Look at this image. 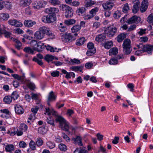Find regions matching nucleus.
I'll list each match as a JSON object with an SVG mask.
<instances>
[{"label": "nucleus", "mask_w": 153, "mask_h": 153, "mask_svg": "<svg viewBox=\"0 0 153 153\" xmlns=\"http://www.w3.org/2000/svg\"><path fill=\"white\" fill-rule=\"evenodd\" d=\"M85 148H84V149H80L77 148L74 151V153H85L86 151L85 149Z\"/></svg>", "instance_id": "nucleus-51"}, {"label": "nucleus", "mask_w": 153, "mask_h": 153, "mask_svg": "<svg viewBox=\"0 0 153 153\" xmlns=\"http://www.w3.org/2000/svg\"><path fill=\"white\" fill-rule=\"evenodd\" d=\"M81 29V27L79 25H75L71 28L72 33H76L79 31Z\"/></svg>", "instance_id": "nucleus-32"}, {"label": "nucleus", "mask_w": 153, "mask_h": 153, "mask_svg": "<svg viewBox=\"0 0 153 153\" xmlns=\"http://www.w3.org/2000/svg\"><path fill=\"white\" fill-rule=\"evenodd\" d=\"M11 76L15 79H16L19 81H20L22 82H23L24 79V76H20L17 74H11Z\"/></svg>", "instance_id": "nucleus-31"}, {"label": "nucleus", "mask_w": 153, "mask_h": 153, "mask_svg": "<svg viewBox=\"0 0 153 153\" xmlns=\"http://www.w3.org/2000/svg\"><path fill=\"white\" fill-rule=\"evenodd\" d=\"M9 17V15L7 13H3L0 15V19L1 20L6 21Z\"/></svg>", "instance_id": "nucleus-29"}, {"label": "nucleus", "mask_w": 153, "mask_h": 153, "mask_svg": "<svg viewBox=\"0 0 153 153\" xmlns=\"http://www.w3.org/2000/svg\"><path fill=\"white\" fill-rule=\"evenodd\" d=\"M30 44L34 50L38 51H42L45 47L44 43H42L41 41L38 42L34 40H32Z\"/></svg>", "instance_id": "nucleus-4"}, {"label": "nucleus", "mask_w": 153, "mask_h": 153, "mask_svg": "<svg viewBox=\"0 0 153 153\" xmlns=\"http://www.w3.org/2000/svg\"><path fill=\"white\" fill-rule=\"evenodd\" d=\"M121 16V13L119 11H116L114 14L113 17L115 19H118Z\"/></svg>", "instance_id": "nucleus-61"}, {"label": "nucleus", "mask_w": 153, "mask_h": 153, "mask_svg": "<svg viewBox=\"0 0 153 153\" xmlns=\"http://www.w3.org/2000/svg\"><path fill=\"white\" fill-rule=\"evenodd\" d=\"M48 28L45 26H42L40 27L38 30L36 31L34 35V38L38 40L42 39L45 36L46 32L48 31Z\"/></svg>", "instance_id": "nucleus-2"}, {"label": "nucleus", "mask_w": 153, "mask_h": 153, "mask_svg": "<svg viewBox=\"0 0 153 153\" xmlns=\"http://www.w3.org/2000/svg\"><path fill=\"white\" fill-rule=\"evenodd\" d=\"M131 41L129 39H126L123 42V51L126 54H129L131 51Z\"/></svg>", "instance_id": "nucleus-5"}, {"label": "nucleus", "mask_w": 153, "mask_h": 153, "mask_svg": "<svg viewBox=\"0 0 153 153\" xmlns=\"http://www.w3.org/2000/svg\"><path fill=\"white\" fill-rule=\"evenodd\" d=\"M62 39L64 42L68 43L75 40L76 38L71 33H66L62 35Z\"/></svg>", "instance_id": "nucleus-7"}, {"label": "nucleus", "mask_w": 153, "mask_h": 153, "mask_svg": "<svg viewBox=\"0 0 153 153\" xmlns=\"http://www.w3.org/2000/svg\"><path fill=\"white\" fill-rule=\"evenodd\" d=\"M117 27L116 25L112 24L108 27L105 30V33L109 37L114 36L117 33Z\"/></svg>", "instance_id": "nucleus-3"}, {"label": "nucleus", "mask_w": 153, "mask_h": 153, "mask_svg": "<svg viewBox=\"0 0 153 153\" xmlns=\"http://www.w3.org/2000/svg\"><path fill=\"white\" fill-rule=\"evenodd\" d=\"M90 76L89 75H87V80L89 79L90 81L93 83H96L97 82V79L95 76H93L91 77L90 78Z\"/></svg>", "instance_id": "nucleus-47"}, {"label": "nucleus", "mask_w": 153, "mask_h": 153, "mask_svg": "<svg viewBox=\"0 0 153 153\" xmlns=\"http://www.w3.org/2000/svg\"><path fill=\"white\" fill-rule=\"evenodd\" d=\"M15 111L16 113L18 114H22L24 112L23 108L19 105L16 104L15 105Z\"/></svg>", "instance_id": "nucleus-20"}, {"label": "nucleus", "mask_w": 153, "mask_h": 153, "mask_svg": "<svg viewBox=\"0 0 153 153\" xmlns=\"http://www.w3.org/2000/svg\"><path fill=\"white\" fill-rule=\"evenodd\" d=\"M33 61L37 62V63L40 66H42L43 64V62L41 60H39L36 57H34L33 59Z\"/></svg>", "instance_id": "nucleus-54"}, {"label": "nucleus", "mask_w": 153, "mask_h": 153, "mask_svg": "<svg viewBox=\"0 0 153 153\" xmlns=\"http://www.w3.org/2000/svg\"><path fill=\"white\" fill-rule=\"evenodd\" d=\"M61 7L62 10L65 11V16L66 18H68L73 16V11L71 7L64 4H62Z\"/></svg>", "instance_id": "nucleus-6"}, {"label": "nucleus", "mask_w": 153, "mask_h": 153, "mask_svg": "<svg viewBox=\"0 0 153 153\" xmlns=\"http://www.w3.org/2000/svg\"><path fill=\"white\" fill-rule=\"evenodd\" d=\"M59 29L61 32H64L66 31L67 28L66 26L63 25L62 23H60L59 26Z\"/></svg>", "instance_id": "nucleus-41"}, {"label": "nucleus", "mask_w": 153, "mask_h": 153, "mask_svg": "<svg viewBox=\"0 0 153 153\" xmlns=\"http://www.w3.org/2000/svg\"><path fill=\"white\" fill-rule=\"evenodd\" d=\"M47 122L48 123L54 126L55 125L54 123V120L53 118L51 117H50L48 118L47 119Z\"/></svg>", "instance_id": "nucleus-55"}, {"label": "nucleus", "mask_w": 153, "mask_h": 153, "mask_svg": "<svg viewBox=\"0 0 153 153\" xmlns=\"http://www.w3.org/2000/svg\"><path fill=\"white\" fill-rule=\"evenodd\" d=\"M25 82L28 87L30 89L33 90L35 88V85L34 83L30 82L29 79H26Z\"/></svg>", "instance_id": "nucleus-23"}, {"label": "nucleus", "mask_w": 153, "mask_h": 153, "mask_svg": "<svg viewBox=\"0 0 153 153\" xmlns=\"http://www.w3.org/2000/svg\"><path fill=\"white\" fill-rule=\"evenodd\" d=\"M27 126L25 124H22L20 126V129L21 130H22L23 131H26L27 129Z\"/></svg>", "instance_id": "nucleus-49"}, {"label": "nucleus", "mask_w": 153, "mask_h": 153, "mask_svg": "<svg viewBox=\"0 0 153 153\" xmlns=\"http://www.w3.org/2000/svg\"><path fill=\"white\" fill-rule=\"evenodd\" d=\"M59 72L58 71H53L51 73V74L53 77H57L59 75Z\"/></svg>", "instance_id": "nucleus-57"}, {"label": "nucleus", "mask_w": 153, "mask_h": 153, "mask_svg": "<svg viewBox=\"0 0 153 153\" xmlns=\"http://www.w3.org/2000/svg\"><path fill=\"white\" fill-rule=\"evenodd\" d=\"M3 100L6 104H10L11 102L12 99L10 96H7L4 98Z\"/></svg>", "instance_id": "nucleus-37"}, {"label": "nucleus", "mask_w": 153, "mask_h": 153, "mask_svg": "<svg viewBox=\"0 0 153 153\" xmlns=\"http://www.w3.org/2000/svg\"><path fill=\"white\" fill-rule=\"evenodd\" d=\"M72 140L74 144H78L79 146H82V139L79 136H76L75 137L73 138Z\"/></svg>", "instance_id": "nucleus-17"}, {"label": "nucleus", "mask_w": 153, "mask_h": 153, "mask_svg": "<svg viewBox=\"0 0 153 153\" xmlns=\"http://www.w3.org/2000/svg\"><path fill=\"white\" fill-rule=\"evenodd\" d=\"M130 8L128 3L125 4L123 8V11L125 13H127L129 10Z\"/></svg>", "instance_id": "nucleus-44"}, {"label": "nucleus", "mask_w": 153, "mask_h": 153, "mask_svg": "<svg viewBox=\"0 0 153 153\" xmlns=\"http://www.w3.org/2000/svg\"><path fill=\"white\" fill-rule=\"evenodd\" d=\"M113 45V43L112 41H108L105 43L104 45V47L105 49H109Z\"/></svg>", "instance_id": "nucleus-42"}, {"label": "nucleus", "mask_w": 153, "mask_h": 153, "mask_svg": "<svg viewBox=\"0 0 153 153\" xmlns=\"http://www.w3.org/2000/svg\"><path fill=\"white\" fill-rule=\"evenodd\" d=\"M85 41V38L82 37L77 39L76 41V44L78 46H80L83 45Z\"/></svg>", "instance_id": "nucleus-30"}, {"label": "nucleus", "mask_w": 153, "mask_h": 153, "mask_svg": "<svg viewBox=\"0 0 153 153\" xmlns=\"http://www.w3.org/2000/svg\"><path fill=\"white\" fill-rule=\"evenodd\" d=\"M31 3V0H20L19 5L21 7H24L29 6Z\"/></svg>", "instance_id": "nucleus-18"}, {"label": "nucleus", "mask_w": 153, "mask_h": 153, "mask_svg": "<svg viewBox=\"0 0 153 153\" xmlns=\"http://www.w3.org/2000/svg\"><path fill=\"white\" fill-rule=\"evenodd\" d=\"M14 147L12 144H8L6 146L5 149L6 152H11L14 150Z\"/></svg>", "instance_id": "nucleus-27"}, {"label": "nucleus", "mask_w": 153, "mask_h": 153, "mask_svg": "<svg viewBox=\"0 0 153 153\" xmlns=\"http://www.w3.org/2000/svg\"><path fill=\"white\" fill-rule=\"evenodd\" d=\"M118 62V61L116 58H112L110 59L108 63L110 65H117Z\"/></svg>", "instance_id": "nucleus-35"}, {"label": "nucleus", "mask_w": 153, "mask_h": 153, "mask_svg": "<svg viewBox=\"0 0 153 153\" xmlns=\"http://www.w3.org/2000/svg\"><path fill=\"white\" fill-rule=\"evenodd\" d=\"M19 95L17 92L16 91H14L12 93L11 97L12 99H13V100H15L17 99Z\"/></svg>", "instance_id": "nucleus-52"}, {"label": "nucleus", "mask_w": 153, "mask_h": 153, "mask_svg": "<svg viewBox=\"0 0 153 153\" xmlns=\"http://www.w3.org/2000/svg\"><path fill=\"white\" fill-rule=\"evenodd\" d=\"M87 47L88 49L87 51V55L88 56H92L94 55L96 52L94 44L92 42H89L88 44Z\"/></svg>", "instance_id": "nucleus-9"}, {"label": "nucleus", "mask_w": 153, "mask_h": 153, "mask_svg": "<svg viewBox=\"0 0 153 153\" xmlns=\"http://www.w3.org/2000/svg\"><path fill=\"white\" fill-rule=\"evenodd\" d=\"M23 51L26 53H27L29 54H34V51L33 49H32L30 47H25Z\"/></svg>", "instance_id": "nucleus-26"}, {"label": "nucleus", "mask_w": 153, "mask_h": 153, "mask_svg": "<svg viewBox=\"0 0 153 153\" xmlns=\"http://www.w3.org/2000/svg\"><path fill=\"white\" fill-rule=\"evenodd\" d=\"M148 1L147 0H143L142 2L140 10L142 13L145 12L146 10L148 5Z\"/></svg>", "instance_id": "nucleus-15"}, {"label": "nucleus", "mask_w": 153, "mask_h": 153, "mask_svg": "<svg viewBox=\"0 0 153 153\" xmlns=\"http://www.w3.org/2000/svg\"><path fill=\"white\" fill-rule=\"evenodd\" d=\"M54 56L50 55H47L45 57V59L48 62L52 61L54 59Z\"/></svg>", "instance_id": "nucleus-38"}, {"label": "nucleus", "mask_w": 153, "mask_h": 153, "mask_svg": "<svg viewBox=\"0 0 153 153\" xmlns=\"http://www.w3.org/2000/svg\"><path fill=\"white\" fill-rule=\"evenodd\" d=\"M147 21L149 23H153V13H151L148 16Z\"/></svg>", "instance_id": "nucleus-50"}, {"label": "nucleus", "mask_w": 153, "mask_h": 153, "mask_svg": "<svg viewBox=\"0 0 153 153\" xmlns=\"http://www.w3.org/2000/svg\"><path fill=\"white\" fill-rule=\"evenodd\" d=\"M59 148L62 151H65L67 150V146L65 144L61 143L59 144Z\"/></svg>", "instance_id": "nucleus-46"}, {"label": "nucleus", "mask_w": 153, "mask_h": 153, "mask_svg": "<svg viewBox=\"0 0 153 153\" xmlns=\"http://www.w3.org/2000/svg\"><path fill=\"white\" fill-rule=\"evenodd\" d=\"M49 2L51 4L56 6L60 4L61 2L59 0H50Z\"/></svg>", "instance_id": "nucleus-33"}, {"label": "nucleus", "mask_w": 153, "mask_h": 153, "mask_svg": "<svg viewBox=\"0 0 153 153\" xmlns=\"http://www.w3.org/2000/svg\"><path fill=\"white\" fill-rule=\"evenodd\" d=\"M71 69L74 71H79L82 72V67L81 66H74L71 67Z\"/></svg>", "instance_id": "nucleus-40"}, {"label": "nucleus", "mask_w": 153, "mask_h": 153, "mask_svg": "<svg viewBox=\"0 0 153 153\" xmlns=\"http://www.w3.org/2000/svg\"><path fill=\"white\" fill-rule=\"evenodd\" d=\"M143 48L144 52H147L148 54H152L153 50V45H143Z\"/></svg>", "instance_id": "nucleus-14"}, {"label": "nucleus", "mask_w": 153, "mask_h": 153, "mask_svg": "<svg viewBox=\"0 0 153 153\" xmlns=\"http://www.w3.org/2000/svg\"><path fill=\"white\" fill-rule=\"evenodd\" d=\"M59 11V10L58 8L55 7H50L45 9L46 12L49 14L57 13Z\"/></svg>", "instance_id": "nucleus-19"}, {"label": "nucleus", "mask_w": 153, "mask_h": 153, "mask_svg": "<svg viewBox=\"0 0 153 153\" xmlns=\"http://www.w3.org/2000/svg\"><path fill=\"white\" fill-rule=\"evenodd\" d=\"M8 23L10 25L16 27H22L23 25L21 22L16 19L9 20L8 21Z\"/></svg>", "instance_id": "nucleus-13"}, {"label": "nucleus", "mask_w": 153, "mask_h": 153, "mask_svg": "<svg viewBox=\"0 0 153 153\" xmlns=\"http://www.w3.org/2000/svg\"><path fill=\"white\" fill-rule=\"evenodd\" d=\"M47 146L50 149H52L54 147L55 144L51 142H48L46 143Z\"/></svg>", "instance_id": "nucleus-58"}, {"label": "nucleus", "mask_w": 153, "mask_h": 153, "mask_svg": "<svg viewBox=\"0 0 153 153\" xmlns=\"http://www.w3.org/2000/svg\"><path fill=\"white\" fill-rule=\"evenodd\" d=\"M105 38V37L103 34H101L98 35L95 38V40L98 42L102 41Z\"/></svg>", "instance_id": "nucleus-34"}, {"label": "nucleus", "mask_w": 153, "mask_h": 153, "mask_svg": "<svg viewBox=\"0 0 153 153\" xmlns=\"http://www.w3.org/2000/svg\"><path fill=\"white\" fill-rule=\"evenodd\" d=\"M56 97L53 91H51L49 94L48 97L47 103L48 105H50V102L55 100Z\"/></svg>", "instance_id": "nucleus-16"}, {"label": "nucleus", "mask_w": 153, "mask_h": 153, "mask_svg": "<svg viewBox=\"0 0 153 153\" xmlns=\"http://www.w3.org/2000/svg\"><path fill=\"white\" fill-rule=\"evenodd\" d=\"M98 8L97 7H95L94 9H92L90 11V13L91 15H87V19H90L92 18L96 14V13L98 11Z\"/></svg>", "instance_id": "nucleus-24"}, {"label": "nucleus", "mask_w": 153, "mask_h": 153, "mask_svg": "<svg viewBox=\"0 0 153 153\" xmlns=\"http://www.w3.org/2000/svg\"><path fill=\"white\" fill-rule=\"evenodd\" d=\"M86 10L85 7H79L76 10V12H77L79 15L81 14H82L85 12Z\"/></svg>", "instance_id": "nucleus-43"}, {"label": "nucleus", "mask_w": 153, "mask_h": 153, "mask_svg": "<svg viewBox=\"0 0 153 153\" xmlns=\"http://www.w3.org/2000/svg\"><path fill=\"white\" fill-rule=\"evenodd\" d=\"M95 2L91 0H87V7L91 6L95 4Z\"/></svg>", "instance_id": "nucleus-60"}, {"label": "nucleus", "mask_w": 153, "mask_h": 153, "mask_svg": "<svg viewBox=\"0 0 153 153\" xmlns=\"http://www.w3.org/2000/svg\"><path fill=\"white\" fill-rule=\"evenodd\" d=\"M141 21V18L137 16H134L129 18L126 22L128 24L133 23L138 24Z\"/></svg>", "instance_id": "nucleus-10"}, {"label": "nucleus", "mask_w": 153, "mask_h": 153, "mask_svg": "<svg viewBox=\"0 0 153 153\" xmlns=\"http://www.w3.org/2000/svg\"><path fill=\"white\" fill-rule=\"evenodd\" d=\"M97 140L100 141L103 140V136L100 133H97L96 135Z\"/></svg>", "instance_id": "nucleus-62"}, {"label": "nucleus", "mask_w": 153, "mask_h": 153, "mask_svg": "<svg viewBox=\"0 0 153 153\" xmlns=\"http://www.w3.org/2000/svg\"><path fill=\"white\" fill-rule=\"evenodd\" d=\"M114 0H108L106 2L102 4V6L104 9L110 10L113 6L114 2Z\"/></svg>", "instance_id": "nucleus-11"}, {"label": "nucleus", "mask_w": 153, "mask_h": 153, "mask_svg": "<svg viewBox=\"0 0 153 153\" xmlns=\"http://www.w3.org/2000/svg\"><path fill=\"white\" fill-rule=\"evenodd\" d=\"M36 22L30 20H26L25 21L24 25L27 27H31L36 24Z\"/></svg>", "instance_id": "nucleus-21"}, {"label": "nucleus", "mask_w": 153, "mask_h": 153, "mask_svg": "<svg viewBox=\"0 0 153 153\" xmlns=\"http://www.w3.org/2000/svg\"><path fill=\"white\" fill-rule=\"evenodd\" d=\"M109 52L111 55H115L118 53V49L116 48H113L109 50Z\"/></svg>", "instance_id": "nucleus-39"}, {"label": "nucleus", "mask_w": 153, "mask_h": 153, "mask_svg": "<svg viewBox=\"0 0 153 153\" xmlns=\"http://www.w3.org/2000/svg\"><path fill=\"white\" fill-rule=\"evenodd\" d=\"M70 61L72 65L78 64L80 63V62L79 59L75 58L71 59Z\"/></svg>", "instance_id": "nucleus-48"}, {"label": "nucleus", "mask_w": 153, "mask_h": 153, "mask_svg": "<svg viewBox=\"0 0 153 153\" xmlns=\"http://www.w3.org/2000/svg\"><path fill=\"white\" fill-rule=\"evenodd\" d=\"M46 34L48 35V36L51 38H53L54 35L53 34L51 31L50 30L49 28H48V31L46 32Z\"/></svg>", "instance_id": "nucleus-64"}, {"label": "nucleus", "mask_w": 153, "mask_h": 153, "mask_svg": "<svg viewBox=\"0 0 153 153\" xmlns=\"http://www.w3.org/2000/svg\"><path fill=\"white\" fill-rule=\"evenodd\" d=\"M47 3V1H35L33 3V7L34 9L39 10L44 7Z\"/></svg>", "instance_id": "nucleus-8"}, {"label": "nucleus", "mask_w": 153, "mask_h": 153, "mask_svg": "<svg viewBox=\"0 0 153 153\" xmlns=\"http://www.w3.org/2000/svg\"><path fill=\"white\" fill-rule=\"evenodd\" d=\"M140 4V2L138 0L135 1L133 5V8L132 10L133 13H135L137 12L139 10Z\"/></svg>", "instance_id": "nucleus-22"}, {"label": "nucleus", "mask_w": 153, "mask_h": 153, "mask_svg": "<svg viewBox=\"0 0 153 153\" xmlns=\"http://www.w3.org/2000/svg\"><path fill=\"white\" fill-rule=\"evenodd\" d=\"M136 27V25H135L134 24L131 25L128 29L127 31H132L135 29Z\"/></svg>", "instance_id": "nucleus-63"}, {"label": "nucleus", "mask_w": 153, "mask_h": 153, "mask_svg": "<svg viewBox=\"0 0 153 153\" xmlns=\"http://www.w3.org/2000/svg\"><path fill=\"white\" fill-rule=\"evenodd\" d=\"M138 48L139 50L136 51L135 53V54L137 56L140 55L144 52L143 48L140 49V48L138 47Z\"/></svg>", "instance_id": "nucleus-59"}, {"label": "nucleus", "mask_w": 153, "mask_h": 153, "mask_svg": "<svg viewBox=\"0 0 153 153\" xmlns=\"http://www.w3.org/2000/svg\"><path fill=\"white\" fill-rule=\"evenodd\" d=\"M29 146L30 148L33 150L36 149V144L35 142L31 140L29 143Z\"/></svg>", "instance_id": "nucleus-45"}, {"label": "nucleus", "mask_w": 153, "mask_h": 153, "mask_svg": "<svg viewBox=\"0 0 153 153\" xmlns=\"http://www.w3.org/2000/svg\"><path fill=\"white\" fill-rule=\"evenodd\" d=\"M12 40L16 43L15 45L16 47L18 49L20 50L22 45L20 42L15 38H12Z\"/></svg>", "instance_id": "nucleus-28"}, {"label": "nucleus", "mask_w": 153, "mask_h": 153, "mask_svg": "<svg viewBox=\"0 0 153 153\" xmlns=\"http://www.w3.org/2000/svg\"><path fill=\"white\" fill-rule=\"evenodd\" d=\"M126 37V34L124 33H122L119 34L117 37V40L119 42H122Z\"/></svg>", "instance_id": "nucleus-25"}, {"label": "nucleus", "mask_w": 153, "mask_h": 153, "mask_svg": "<svg viewBox=\"0 0 153 153\" xmlns=\"http://www.w3.org/2000/svg\"><path fill=\"white\" fill-rule=\"evenodd\" d=\"M76 22V20L74 19H70L66 20L65 21V24L68 25H69L74 24Z\"/></svg>", "instance_id": "nucleus-36"}, {"label": "nucleus", "mask_w": 153, "mask_h": 153, "mask_svg": "<svg viewBox=\"0 0 153 153\" xmlns=\"http://www.w3.org/2000/svg\"><path fill=\"white\" fill-rule=\"evenodd\" d=\"M45 109L46 112L44 113L45 114L47 113L48 115L52 114L56 116L55 121L56 123H59V127L62 130L66 131H68V130L69 123L63 117L59 115H57L56 112L53 109L46 108Z\"/></svg>", "instance_id": "nucleus-1"}, {"label": "nucleus", "mask_w": 153, "mask_h": 153, "mask_svg": "<svg viewBox=\"0 0 153 153\" xmlns=\"http://www.w3.org/2000/svg\"><path fill=\"white\" fill-rule=\"evenodd\" d=\"M56 19V18L51 15L44 16L42 18V21L45 23H50Z\"/></svg>", "instance_id": "nucleus-12"}, {"label": "nucleus", "mask_w": 153, "mask_h": 153, "mask_svg": "<svg viewBox=\"0 0 153 153\" xmlns=\"http://www.w3.org/2000/svg\"><path fill=\"white\" fill-rule=\"evenodd\" d=\"M36 143L38 146H40L42 145L43 143V141L41 138H38L37 139Z\"/></svg>", "instance_id": "nucleus-56"}, {"label": "nucleus", "mask_w": 153, "mask_h": 153, "mask_svg": "<svg viewBox=\"0 0 153 153\" xmlns=\"http://www.w3.org/2000/svg\"><path fill=\"white\" fill-rule=\"evenodd\" d=\"M45 47L46 48V49L48 50H49L51 52H54L56 51V50H57V48H53V47L50 46L48 45L46 46V45ZM57 52H58V51H56Z\"/></svg>", "instance_id": "nucleus-53"}]
</instances>
